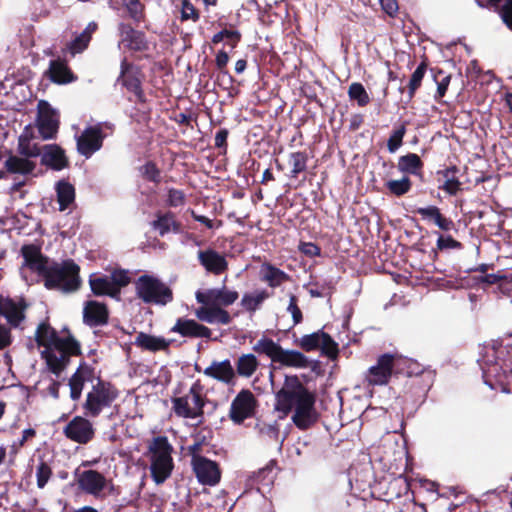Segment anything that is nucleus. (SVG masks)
Instances as JSON below:
<instances>
[{
    "label": "nucleus",
    "mask_w": 512,
    "mask_h": 512,
    "mask_svg": "<svg viewBox=\"0 0 512 512\" xmlns=\"http://www.w3.org/2000/svg\"><path fill=\"white\" fill-rule=\"evenodd\" d=\"M21 253L24 260L23 267L42 276L47 288L63 293H72L80 288V267L73 260H65L61 263L49 261L35 245H24Z\"/></svg>",
    "instance_id": "obj_1"
},
{
    "label": "nucleus",
    "mask_w": 512,
    "mask_h": 512,
    "mask_svg": "<svg viewBox=\"0 0 512 512\" xmlns=\"http://www.w3.org/2000/svg\"><path fill=\"white\" fill-rule=\"evenodd\" d=\"M314 403V395L297 376H286L284 385L276 392L275 410L285 417L294 409V424L300 429H307L316 421Z\"/></svg>",
    "instance_id": "obj_2"
},
{
    "label": "nucleus",
    "mask_w": 512,
    "mask_h": 512,
    "mask_svg": "<svg viewBox=\"0 0 512 512\" xmlns=\"http://www.w3.org/2000/svg\"><path fill=\"white\" fill-rule=\"evenodd\" d=\"M35 339L39 346L45 349L43 358L52 373L59 375L68 365L71 356L81 354L80 344L72 336L59 337L54 328L42 322L35 332Z\"/></svg>",
    "instance_id": "obj_3"
},
{
    "label": "nucleus",
    "mask_w": 512,
    "mask_h": 512,
    "mask_svg": "<svg viewBox=\"0 0 512 512\" xmlns=\"http://www.w3.org/2000/svg\"><path fill=\"white\" fill-rule=\"evenodd\" d=\"M172 451L171 444L164 436L154 438L149 445L150 471L157 485L164 483L172 473L174 467L171 456Z\"/></svg>",
    "instance_id": "obj_4"
},
{
    "label": "nucleus",
    "mask_w": 512,
    "mask_h": 512,
    "mask_svg": "<svg viewBox=\"0 0 512 512\" xmlns=\"http://www.w3.org/2000/svg\"><path fill=\"white\" fill-rule=\"evenodd\" d=\"M136 295L144 303L164 306L173 300L172 290L161 280L142 275L135 282Z\"/></svg>",
    "instance_id": "obj_5"
},
{
    "label": "nucleus",
    "mask_w": 512,
    "mask_h": 512,
    "mask_svg": "<svg viewBox=\"0 0 512 512\" xmlns=\"http://www.w3.org/2000/svg\"><path fill=\"white\" fill-rule=\"evenodd\" d=\"M172 403L177 416L197 419L198 424L203 422L205 397L202 395L201 387L198 384H193L184 396L174 398Z\"/></svg>",
    "instance_id": "obj_6"
},
{
    "label": "nucleus",
    "mask_w": 512,
    "mask_h": 512,
    "mask_svg": "<svg viewBox=\"0 0 512 512\" xmlns=\"http://www.w3.org/2000/svg\"><path fill=\"white\" fill-rule=\"evenodd\" d=\"M117 397L118 392L110 383L98 381L87 393L83 405L85 414L90 417H97L104 408L110 407Z\"/></svg>",
    "instance_id": "obj_7"
},
{
    "label": "nucleus",
    "mask_w": 512,
    "mask_h": 512,
    "mask_svg": "<svg viewBox=\"0 0 512 512\" xmlns=\"http://www.w3.org/2000/svg\"><path fill=\"white\" fill-rule=\"evenodd\" d=\"M59 114L44 100L37 105L36 127L43 140L55 139L59 130Z\"/></svg>",
    "instance_id": "obj_8"
},
{
    "label": "nucleus",
    "mask_w": 512,
    "mask_h": 512,
    "mask_svg": "<svg viewBox=\"0 0 512 512\" xmlns=\"http://www.w3.org/2000/svg\"><path fill=\"white\" fill-rule=\"evenodd\" d=\"M256 404V398L250 390H241L231 403L230 419L236 424H241L254 414Z\"/></svg>",
    "instance_id": "obj_9"
},
{
    "label": "nucleus",
    "mask_w": 512,
    "mask_h": 512,
    "mask_svg": "<svg viewBox=\"0 0 512 512\" xmlns=\"http://www.w3.org/2000/svg\"><path fill=\"white\" fill-rule=\"evenodd\" d=\"M239 297L237 291L229 290L226 287L198 290L195 298L202 305H215L218 307L230 306Z\"/></svg>",
    "instance_id": "obj_10"
},
{
    "label": "nucleus",
    "mask_w": 512,
    "mask_h": 512,
    "mask_svg": "<svg viewBox=\"0 0 512 512\" xmlns=\"http://www.w3.org/2000/svg\"><path fill=\"white\" fill-rule=\"evenodd\" d=\"M394 358L392 354H383L378 357L377 363L371 366L365 376L368 385H386L392 375L394 367Z\"/></svg>",
    "instance_id": "obj_11"
},
{
    "label": "nucleus",
    "mask_w": 512,
    "mask_h": 512,
    "mask_svg": "<svg viewBox=\"0 0 512 512\" xmlns=\"http://www.w3.org/2000/svg\"><path fill=\"white\" fill-rule=\"evenodd\" d=\"M191 465L201 484L214 486L219 483L221 471L215 461L206 457H194V459H191Z\"/></svg>",
    "instance_id": "obj_12"
},
{
    "label": "nucleus",
    "mask_w": 512,
    "mask_h": 512,
    "mask_svg": "<svg viewBox=\"0 0 512 512\" xmlns=\"http://www.w3.org/2000/svg\"><path fill=\"white\" fill-rule=\"evenodd\" d=\"M103 138L102 129L99 125L87 127L81 135L77 137L78 152L86 158H89L102 147Z\"/></svg>",
    "instance_id": "obj_13"
},
{
    "label": "nucleus",
    "mask_w": 512,
    "mask_h": 512,
    "mask_svg": "<svg viewBox=\"0 0 512 512\" xmlns=\"http://www.w3.org/2000/svg\"><path fill=\"white\" fill-rule=\"evenodd\" d=\"M64 434L74 442L86 444L93 438L94 429L88 419L76 416L65 426Z\"/></svg>",
    "instance_id": "obj_14"
},
{
    "label": "nucleus",
    "mask_w": 512,
    "mask_h": 512,
    "mask_svg": "<svg viewBox=\"0 0 512 512\" xmlns=\"http://www.w3.org/2000/svg\"><path fill=\"white\" fill-rule=\"evenodd\" d=\"M173 333H178L182 337L188 338H206L210 339L211 329L198 323L193 319L178 318L176 323L170 330Z\"/></svg>",
    "instance_id": "obj_15"
},
{
    "label": "nucleus",
    "mask_w": 512,
    "mask_h": 512,
    "mask_svg": "<svg viewBox=\"0 0 512 512\" xmlns=\"http://www.w3.org/2000/svg\"><path fill=\"white\" fill-rule=\"evenodd\" d=\"M117 81L136 96L139 101H144V93L141 88V80L138 71L126 59L121 62V72Z\"/></svg>",
    "instance_id": "obj_16"
},
{
    "label": "nucleus",
    "mask_w": 512,
    "mask_h": 512,
    "mask_svg": "<svg viewBox=\"0 0 512 512\" xmlns=\"http://www.w3.org/2000/svg\"><path fill=\"white\" fill-rule=\"evenodd\" d=\"M197 258L205 270L214 275H220L228 269V262L225 256L216 250L210 248L199 250Z\"/></svg>",
    "instance_id": "obj_17"
},
{
    "label": "nucleus",
    "mask_w": 512,
    "mask_h": 512,
    "mask_svg": "<svg viewBox=\"0 0 512 512\" xmlns=\"http://www.w3.org/2000/svg\"><path fill=\"white\" fill-rule=\"evenodd\" d=\"M41 163L53 170L59 171L69 164L65 151L57 144H48L42 147Z\"/></svg>",
    "instance_id": "obj_18"
},
{
    "label": "nucleus",
    "mask_w": 512,
    "mask_h": 512,
    "mask_svg": "<svg viewBox=\"0 0 512 512\" xmlns=\"http://www.w3.org/2000/svg\"><path fill=\"white\" fill-rule=\"evenodd\" d=\"M118 29L121 36V43L129 50L142 52L148 49V43L144 33L135 30L131 25L126 23H120Z\"/></svg>",
    "instance_id": "obj_19"
},
{
    "label": "nucleus",
    "mask_w": 512,
    "mask_h": 512,
    "mask_svg": "<svg viewBox=\"0 0 512 512\" xmlns=\"http://www.w3.org/2000/svg\"><path fill=\"white\" fill-rule=\"evenodd\" d=\"M203 373L204 375L226 385H233L236 378L235 371L228 359L223 361H213L204 369Z\"/></svg>",
    "instance_id": "obj_20"
},
{
    "label": "nucleus",
    "mask_w": 512,
    "mask_h": 512,
    "mask_svg": "<svg viewBox=\"0 0 512 512\" xmlns=\"http://www.w3.org/2000/svg\"><path fill=\"white\" fill-rule=\"evenodd\" d=\"M195 316L198 320L209 324L227 325L232 318L228 311L215 305H202L195 310Z\"/></svg>",
    "instance_id": "obj_21"
},
{
    "label": "nucleus",
    "mask_w": 512,
    "mask_h": 512,
    "mask_svg": "<svg viewBox=\"0 0 512 512\" xmlns=\"http://www.w3.org/2000/svg\"><path fill=\"white\" fill-rule=\"evenodd\" d=\"M78 485L84 492L97 496L106 486V478L96 470H85L78 477Z\"/></svg>",
    "instance_id": "obj_22"
},
{
    "label": "nucleus",
    "mask_w": 512,
    "mask_h": 512,
    "mask_svg": "<svg viewBox=\"0 0 512 512\" xmlns=\"http://www.w3.org/2000/svg\"><path fill=\"white\" fill-rule=\"evenodd\" d=\"M83 319L89 326L105 324L108 320L106 305L98 301H87L83 309Z\"/></svg>",
    "instance_id": "obj_23"
},
{
    "label": "nucleus",
    "mask_w": 512,
    "mask_h": 512,
    "mask_svg": "<svg viewBox=\"0 0 512 512\" xmlns=\"http://www.w3.org/2000/svg\"><path fill=\"white\" fill-rule=\"evenodd\" d=\"M3 305L4 307L2 311V316L6 318V320L11 326H19V324L25 318L24 311L27 305L24 302V300L20 299L18 301H15L13 299L6 298Z\"/></svg>",
    "instance_id": "obj_24"
},
{
    "label": "nucleus",
    "mask_w": 512,
    "mask_h": 512,
    "mask_svg": "<svg viewBox=\"0 0 512 512\" xmlns=\"http://www.w3.org/2000/svg\"><path fill=\"white\" fill-rule=\"evenodd\" d=\"M135 345L150 352L165 351L169 348L170 341L164 337L154 336L143 332L138 333Z\"/></svg>",
    "instance_id": "obj_25"
},
{
    "label": "nucleus",
    "mask_w": 512,
    "mask_h": 512,
    "mask_svg": "<svg viewBox=\"0 0 512 512\" xmlns=\"http://www.w3.org/2000/svg\"><path fill=\"white\" fill-rule=\"evenodd\" d=\"M47 74L50 80L57 84H68L76 79L67 64L62 60L50 61Z\"/></svg>",
    "instance_id": "obj_26"
},
{
    "label": "nucleus",
    "mask_w": 512,
    "mask_h": 512,
    "mask_svg": "<svg viewBox=\"0 0 512 512\" xmlns=\"http://www.w3.org/2000/svg\"><path fill=\"white\" fill-rule=\"evenodd\" d=\"M91 291L96 296H110L117 298L116 289L107 275L92 274L89 277Z\"/></svg>",
    "instance_id": "obj_27"
},
{
    "label": "nucleus",
    "mask_w": 512,
    "mask_h": 512,
    "mask_svg": "<svg viewBox=\"0 0 512 512\" xmlns=\"http://www.w3.org/2000/svg\"><path fill=\"white\" fill-rule=\"evenodd\" d=\"M260 278L272 288L278 287L290 279L288 274L270 263L261 265Z\"/></svg>",
    "instance_id": "obj_28"
},
{
    "label": "nucleus",
    "mask_w": 512,
    "mask_h": 512,
    "mask_svg": "<svg viewBox=\"0 0 512 512\" xmlns=\"http://www.w3.org/2000/svg\"><path fill=\"white\" fill-rule=\"evenodd\" d=\"M156 220L152 222V228L158 231L160 236H164L169 232L178 233L180 230V223L175 219L172 212L158 213Z\"/></svg>",
    "instance_id": "obj_29"
},
{
    "label": "nucleus",
    "mask_w": 512,
    "mask_h": 512,
    "mask_svg": "<svg viewBox=\"0 0 512 512\" xmlns=\"http://www.w3.org/2000/svg\"><path fill=\"white\" fill-rule=\"evenodd\" d=\"M277 362L294 368H306L309 366L308 358L303 353L295 350H284L283 348Z\"/></svg>",
    "instance_id": "obj_30"
},
{
    "label": "nucleus",
    "mask_w": 512,
    "mask_h": 512,
    "mask_svg": "<svg viewBox=\"0 0 512 512\" xmlns=\"http://www.w3.org/2000/svg\"><path fill=\"white\" fill-rule=\"evenodd\" d=\"M253 351L258 354H264L273 362H277L282 347L272 339L262 337L253 345Z\"/></svg>",
    "instance_id": "obj_31"
},
{
    "label": "nucleus",
    "mask_w": 512,
    "mask_h": 512,
    "mask_svg": "<svg viewBox=\"0 0 512 512\" xmlns=\"http://www.w3.org/2000/svg\"><path fill=\"white\" fill-rule=\"evenodd\" d=\"M56 193L60 211L66 210L75 200V189L66 181L57 183Z\"/></svg>",
    "instance_id": "obj_32"
},
{
    "label": "nucleus",
    "mask_w": 512,
    "mask_h": 512,
    "mask_svg": "<svg viewBox=\"0 0 512 512\" xmlns=\"http://www.w3.org/2000/svg\"><path fill=\"white\" fill-rule=\"evenodd\" d=\"M269 296V293L263 289L245 293L241 299V306L248 312H255Z\"/></svg>",
    "instance_id": "obj_33"
},
{
    "label": "nucleus",
    "mask_w": 512,
    "mask_h": 512,
    "mask_svg": "<svg viewBox=\"0 0 512 512\" xmlns=\"http://www.w3.org/2000/svg\"><path fill=\"white\" fill-rule=\"evenodd\" d=\"M259 366V361L254 354H243L236 362V371L242 377H251Z\"/></svg>",
    "instance_id": "obj_34"
},
{
    "label": "nucleus",
    "mask_w": 512,
    "mask_h": 512,
    "mask_svg": "<svg viewBox=\"0 0 512 512\" xmlns=\"http://www.w3.org/2000/svg\"><path fill=\"white\" fill-rule=\"evenodd\" d=\"M7 171L11 173L28 174L35 169V163L25 158L10 156L5 161Z\"/></svg>",
    "instance_id": "obj_35"
},
{
    "label": "nucleus",
    "mask_w": 512,
    "mask_h": 512,
    "mask_svg": "<svg viewBox=\"0 0 512 512\" xmlns=\"http://www.w3.org/2000/svg\"><path fill=\"white\" fill-rule=\"evenodd\" d=\"M422 166L420 157L414 153L401 156L398 161V169L405 173L416 174Z\"/></svg>",
    "instance_id": "obj_36"
},
{
    "label": "nucleus",
    "mask_w": 512,
    "mask_h": 512,
    "mask_svg": "<svg viewBox=\"0 0 512 512\" xmlns=\"http://www.w3.org/2000/svg\"><path fill=\"white\" fill-rule=\"evenodd\" d=\"M444 183L439 187L450 195H455L460 190L461 183L456 178L457 168L455 166L445 169L443 172Z\"/></svg>",
    "instance_id": "obj_37"
},
{
    "label": "nucleus",
    "mask_w": 512,
    "mask_h": 512,
    "mask_svg": "<svg viewBox=\"0 0 512 512\" xmlns=\"http://www.w3.org/2000/svg\"><path fill=\"white\" fill-rule=\"evenodd\" d=\"M427 65L425 62H421L415 71L412 73L411 78L408 83V91H407V100L406 102H410L414 97L417 89L421 86L423 77L426 73Z\"/></svg>",
    "instance_id": "obj_38"
},
{
    "label": "nucleus",
    "mask_w": 512,
    "mask_h": 512,
    "mask_svg": "<svg viewBox=\"0 0 512 512\" xmlns=\"http://www.w3.org/2000/svg\"><path fill=\"white\" fill-rule=\"evenodd\" d=\"M348 95L350 99L356 100L359 106H366L370 101L364 86L358 82H354L349 86Z\"/></svg>",
    "instance_id": "obj_39"
},
{
    "label": "nucleus",
    "mask_w": 512,
    "mask_h": 512,
    "mask_svg": "<svg viewBox=\"0 0 512 512\" xmlns=\"http://www.w3.org/2000/svg\"><path fill=\"white\" fill-rule=\"evenodd\" d=\"M288 163L291 166V174L296 177L299 173L306 169L307 155L304 152L291 153L288 159Z\"/></svg>",
    "instance_id": "obj_40"
},
{
    "label": "nucleus",
    "mask_w": 512,
    "mask_h": 512,
    "mask_svg": "<svg viewBox=\"0 0 512 512\" xmlns=\"http://www.w3.org/2000/svg\"><path fill=\"white\" fill-rule=\"evenodd\" d=\"M52 474L53 472L50 465L41 459L36 467L37 487L39 489H43L50 480Z\"/></svg>",
    "instance_id": "obj_41"
},
{
    "label": "nucleus",
    "mask_w": 512,
    "mask_h": 512,
    "mask_svg": "<svg viewBox=\"0 0 512 512\" xmlns=\"http://www.w3.org/2000/svg\"><path fill=\"white\" fill-rule=\"evenodd\" d=\"M386 187L392 194L401 196L409 192L411 189V181L408 177H403L399 180H390L386 183Z\"/></svg>",
    "instance_id": "obj_42"
},
{
    "label": "nucleus",
    "mask_w": 512,
    "mask_h": 512,
    "mask_svg": "<svg viewBox=\"0 0 512 512\" xmlns=\"http://www.w3.org/2000/svg\"><path fill=\"white\" fill-rule=\"evenodd\" d=\"M85 379L82 373L77 370L69 380L70 386V397L73 400H78L81 397V393L84 387Z\"/></svg>",
    "instance_id": "obj_43"
},
{
    "label": "nucleus",
    "mask_w": 512,
    "mask_h": 512,
    "mask_svg": "<svg viewBox=\"0 0 512 512\" xmlns=\"http://www.w3.org/2000/svg\"><path fill=\"white\" fill-rule=\"evenodd\" d=\"M111 282L116 289V293L119 296L122 287L127 286L130 283V277L127 270L115 269L110 274Z\"/></svg>",
    "instance_id": "obj_44"
},
{
    "label": "nucleus",
    "mask_w": 512,
    "mask_h": 512,
    "mask_svg": "<svg viewBox=\"0 0 512 512\" xmlns=\"http://www.w3.org/2000/svg\"><path fill=\"white\" fill-rule=\"evenodd\" d=\"M323 331L319 330L312 334L304 335L300 339L301 347L306 351H312L320 347Z\"/></svg>",
    "instance_id": "obj_45"
},
{
    "label": "nucleus",
    "mask_w": 512,
    "mask_h": 512,
    "mask_svg": "<svg viewBox=\"0 0 512 512\" xmlns=\"http://www.w3.org/2000/svg\"><path fill=\"white\" fill-rule=\"evenodd\" d=\"M41 151L42 148L32 141L18 140V152L26 158L40 156Z\"/></svg>",
    "instance_id": "obj_46"
},
{
    "label": "nucleus",
    "mask_w": 512,
    "mask_h": 512,
    "mask_svg": "<svg viewBox=\"0 0 512 512\" xmlns=\"http://www.w3.org/2000/svg\"><path fill=\"white\" fill-rule=\"evenodd\" d=\"M122 2L129 13V16L136 23H139L143 20V5L140 3L139 0H122Z\"/></svg>",
    "instance_id": "obj_47"
},
{
    "label": "nucleus",
    "mask_w": 512,
    "mask_h": 512,
    "mask_svg": "<svg viewBox=\"0 0 512 512\" xmlns=\"http://www.w3.org/2000/svg\"><path fill=\"white\" fill-rule=\"evenodd\" d=\"M323 354L328 356L329 358H336L338 355V344L330 337L329 334L323 332V337L321 338V345L319 347Z\"/></svg>",
    "instance_id": "obj_48"
},
{
    "label": "nucleus",
    "mask_w": 512,
    "mask_h": 512,
    "mask_svg": "<svg viewBox=\"0 0 512 512\" xmlns=\"http://www.w3.org/2000/svg\"><path fill=\"white\" fill-rule=\"evenodd\" d=\"M406 128L401 125L398 129L394 130L387 141V148L390 153H394L402 145V140L405 135Z\"/></svg>",
    "instance_id": "obj_49"
},
{
    "label": "nucleus",
    "mask_w": 512,
    "mask_h": 512,
    "mask_svg": "<svg viewBox=\"0 0 512 512\" xmlns=\"http://www.w3.org/2000/svg\"><path fill=\"white\" fill-rule=\"evenodd\" d=\"M436 247L438 250L441 251L448 249H461L462 244L459 241L455 240L450 235L445 236L443 234H439L436 242Z\"/></svg>",
    "instance_id": "obj_50"
},
{
    "label": "nucleus",
    "mask_w": 512,
    "mask_h": 512,
    "mask_svg": "<svg viewBox=\"0 0 512 512\" xmlns=\"http://www.w3.org/2000/svg\"><path fill=\"white\" fill-rule=\"evenodd\" d=\"M224 38L232 40L231 46H232V48H234L236 46V44L239 42V40L241 38V34L237 30L224 29V30L216 33L212 37V42L214 44H217V43L223 41Z\"/></svg>",
    "instance_id": "obj_51"
},
{
    "label": "nucleus",
    "mask_w": 512,
    "mask_h": 512,
    "mask_svg": "<svg viewBox=\"0 0 512 512\" xmlns=\"http://www.w3.org/2000/svg\"><path fill=\"white\" fill-rule=\"evenodd\" d=\"M90 42L88 33H81L77 36L70 45V50L73 54L82 52Z\"/></svg>",
    "instance_id": "obj_52"
},
{
    "label": "nucleus",
    "mask_w": 512,
    "mask_h": 512,
    "mask_svg": "<svg viewBox=\"0 0 512 512\" xmlns=\"http://www.w3.org/2000/svg\"><path fill=\"white\" fill-rule=\"evenodd\" d=\"M440 230L450 231L455 229V224L452 219L445 217L439 210L437 215L432 221Z\"/></svg>",
    "instance_id": "obj_53"
},
{
    "label": "nucleus",
    "mask_w": 512,
    "mask_h": 512,
    "mask_svg": "<svg viewBox=\"0 0 512 512\" xmlns=\"http://www.w3.org/2000/svg\"><path fill=\"white\" fill-rule=\"evenodd\" d=\"M440 230L450 231L455 229V224L452 219L445 217L439 210L437 215L432 221Z\"/></svg>",
    "instance_id": "obj_54"
},
{
    "label": "nucleus",
    "mask_w": 512,
    "mask_h": 512,
    "mask_svg": "<svg viewBox=\"0 0 512 512\" xmlns=\"http://www.w3.org/2000/svg\"><path fill=\"white\" fill-rule=\"evenodd\" d=\"M440 230L450 231L455 229V224L452 219L445 217L439 210L437 215L432 221Z\"/></svg>",
    "instance_id": "obj_55"
},
{
    "label": "nucleus",
    "mask_w": 512,
    "mask_h": 512,
    "mask_svg": "<svg viewBox=\"0 0 512 512\" xmlns=\"http://www.w3.org/2000/svg\"><path fill=\"white\" fill-rule=\"evenodd\" d=\"M503 23L512 30V0H506L499 10Z\"/></svg>",
    "instance_id": "obj_56"
},
{
    "label": "nucleus",
    "mask_w": 512,
    "mask_h": 512,
    "mask_svg": "<svg viewBox=\"0 0 512 512\" xmlns=\"http://www.w3.org/2000/svg\"><path fill=\"white\" fill-rule=\"evenodd\" d=\"M141 171H142V175L150 180V181H153V182H158L159 179H160V172L159 170L157 169L156 165L153 164L152 162H148L146 163L142 168H141Z\"/></svg>",
    "instance_id": "obj_57"
},
{
    "label": "nucleus",
    "mask_w": 512,
    "mask_h": 512,
    "mask_svg": "<svg viewBox=\"0 0 512 512\" xmlns=\"http://www.w3.org/2000/svg\"><path fill=\"white\" fill-rule=\"evenodd\" d=\"M168 205L171 207H178L184 204L185 196L181 190L170 189L168 191Z\"/></svg>",
    "instance_id": "obj_58"
},
{
    "label": "nucleus",
    "mask_w": 512,
    "mask_h": 512,
    "mask_svg": "<svg viewBox=\"0 0 512 512\" xmlns=\"http://www.w3.org/2000/svg\"><path fill=\"white\" fill-rule=\"evenodd\" d=\"M287 310L291 313L294 325L302 321V312L297 305V298L295 295H290V301Z\"/></svg>",
    "instance_id": "obj_59"
},
{
    "label": "nucleus",
    "mask_w": 512,
    "mask_h": 512,
    "mask_svg": "<svg viewBox=\"0 0 512 512\" xmlns=\"http://www.w3.org/2000/svg\"><path fill=\"white\" fill-rule=\"evenodd\" d=\"M440 209L437 206L430 205L427 207H420L416 210V213L419 214L423 220L433 221L434 217L437 215Z\"/></svg>",
    "instance_id": "obj_60"
},
{
    "label": "nucleus",
    "mask_w": 512,
    "mask_h": 512,
    "mask_svg": "<svg viewBox=\"0 0 512 512\" xmlns=\"http://www.w3.org/2000/svg\"><path fill=\"white\" fill-rule=\"evenodd\" d=\"M181 18L182 20H196L198 18L196 9L190 2L186 0L182 3Z\"/></svg>",
    "instance_id": "obj_61"
},
{
    "label": "nucleus",
    "mask_w": 512,
    "mask_h": 512,
    "mask_svg": "<svg viewBox=\"0 0 512 512\" xmlns=\"http://www.w3.org/2000/svg\"><path fill=\"white\" fill-rule=\"evenodd\" d=\"M450 80H451V76L450 75H447V76H444L437 84V93L435 95V99L438 100L440 98H442L447 89H448V86H449V83H450Z\"/></svg>",
    "instance_id": "obj_62"
},
{
    "label": "nucleus",
    "mask_w": 512,
    "mask_h": 512,
    "mask_svg": "<svg viewBox=\"0 0 512 512\" xmlns=\"http://www.w3.org/2000/svg\"><path fill=\"white\" fill-rule=\"evenodd\" d=\"M10 343H11L10 330L5 326L0 325V349H4Z\"/></svg>",
    "instance_id": "obj_63"
},
{
    "label": "nucleus",
    "mask_w": 512,
    "mask_h": 512,
    "mask_svg": "<svg viewBox=\"0 0 512 512\" xmlns=\"http://www.w3.org/2000/svg\"><path fill=\"white\" fill-rule=\"evenodd\" d=\"M300 249L305 255L308 256H317L320 254V248L313 243H303Z\"/></svg>",
    "instance_id": "obj_64"
}]
</instances>
